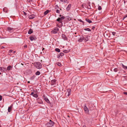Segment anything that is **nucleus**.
Here are the masks:
<instances>
[{
    "instance_id": "1",
    "label": "nucleus",
    "mask_w": 127,
    "mask_h": 127,
    "mask_svg": "<svg viewBox=\"0 0 127 127\" xmlns=\"http://www.w3.org/2000/svg\"><path fill=\"white\" fill-rule=\"evenodd\" d=\"M34 66L35 67L39 69H40L42 67L41 63L37 62H36L34 63Z\"/></svg>"
},
{
    "instance_id": "2",
    "label": "nucleus",
    "mask_w": 127,
    "mask_h": 127,
    "mask_svg": "<svg viewBox=\"0 0 127 127\" xmlns=\"http://www.w3.org/2000/svg\"><path fill=\"white\" fill-rule=\"evenodd\" d=\"M54 124L53 122L51 120H50L49 122L47 123L46 125L47 127H51L53 126Z\"/></svg>"
},
{
    "instance_id": "3",
    "label": "nucleus",
    "mask_w": 127,
    "mask_h": 127,
    "mask_svg": "<svg viewBox=\"0 0 127 127\" xmlns=\"http://www.w3.org/2000/svg\"><path fill=\"white\" fill-rule=\"evenodd\" d=\"M59 16L61 17L60 18H58L56 20L59 23H62V20L64 19L65 17L64 16L61 15H60Z\"/></svg>"
},
{
    "instance_id": "4",
    "label": "nucleus",
    "mask_w": 127,
    "mask_h": 127,
    "mask_svg": "<svg viewBox=\"0 0 127 127\" xmlns=\"http://www.w3.org/2000/svg\"><path fill=\"white\" fill-rule=\"evenodd\" d=\"M14 30V29L10 27H8L7 28V31L8 32L10 33L12 32Z\"/></svg>"
},
{
    "instance_id": "5",
    "label": "nucleus",
    "mask_w": 127,
    "mask_h": 127,
    "mask_svg": "<svg viewBox=\"0 0 127 127\" xmlns=\"http://www.w3.org/2000/svg\"><path fill=\"white\" fill-rule=\"evenodd\" d=\"M43 97L44 100L46 102L50 104H51L49 99L46 97L45 96V95H43Z\"/></svg>"
},
{
    "instance_id": "6",
    "label": "nucleus",
    "mask_w": 127,
    "mask_h": 127,
    "mask_svg": "<svg viewBox=\"0 0 127 127\" xmlns=\"http://www.w3.org/2000/svg\"><path fill=\"white\" fill-rule=\"evenodd\" d=\"M59 29L57 28H55L53 30L51 31V33H52L56 34L59 31Z\"/></svg>"
},
{
    "instance_id": "7",
    "label": "nucleus",
    "mask_w": 127,
    "mask_h": 127,
    "mask_svg": "<svg viewBox=\"0 0 127 127\" xmlns=\"http://www.w3.org/2000/svg\"><path fill=\"white\" fill-rule=\"evenodd\" d=\"M67 92L66 93V94L67 95V96H68L71 94V89H68L67 90Z\"/></svg>"
},
{
    "instance_id": "8",
    "label": "nucleus",
    "mask_w": 127,
    "mask_h": 127,
    "mask_svg": "<svg viewBox=\"0 0 127 127\" xmlns=\"http://www.w3.org/2000/svg\"><path fill=\"white\" fill-rule=\"evenodd\" d=\"M84 40V37L82 35H81L78 39V41L79 42L82 41Z\"/></svg>"
},
{
    "instance_id": "9",
    "label": "nucleus",
    "mask_w": 127,
    "mask_h": 127,
    "mask_svg": "<svg viewBox=\"0 0 127 127\" xmlns=\"http://www.w3.org/2000/svg\"><path fill=\"white\" fill-rule=\"evenodd\" d=\"M84 110L85 112L86 113H88L89 112V110L88 108L86 106V105L85 104L84 105Z\"/></svg>"
},
{
    "instance_id": "10",
    "label": "nucleus",
    "mask_w": 127,
    "mask_h": 127,
    "mask_svg": "<svg viewBox=\"0 0 127 127\" xmlns=\"http://www.w3.org/2000/svg\"><path fill=\"white\" fill-rule=\"evenodd\" d=\"M37 102L38 103L40 104H42L43 103V102L39 98H38L37 99Z\"/></svg>"
},
{
    "instance_id": "11",
    "label": "nucleus",
    "mask_w": 127,
    "mask_h": 127,
    "mask_svg": "<svg viewBox=\"0 0 127 127\" xmlns=\"http://www.w3.org/2000/svg\"><path fill=\"white\" fill-rule=\"evenodd\" d=\"M13 106V105L11 104L10 106L8 107V110L9 112H10L12 110Z\"/></svg>"
},
{
    "instance_id": "12",
    "label": "nucleus",
    "mask_w": 127,
    "mask_h": 127,
    "mask_svg": "<svg viewBox=\"0 0 127 127\" xmlns=\"http://www.w3.org/2000/svg\"><path fill=\"white\" fill-rule=\"evenodd\" d=\"M62 38L63 39H64V40H67V37H66V36L65 35H64V34H62Z\"/></svg>"
},
{
    "instance_id": "13",
    "label": "nucleus",
    "mask_w": 127,
    "mask_h": 127,
    "mask_svg": "<svg viewBox=\"0 0 127 127\" xmlns=\"http://www.w3.org/2000/svg\"><path fill=\"white\" fill-rule=\"evenodd\" d=\"M64 55V53H61L59 54V55H58L57 56V58H60V56H63Z\"/></svg>"
},
{
    "instance_id": "14",
    "label": "nucleus",
    "mask_w": 127,
    "mask_h": 127,
    "mask_svg": "<svg viewBox=\"0 0 127 127\" xmlns=\"http://www.w3.org/2000/svg\"><path fill=\"white\" fill-rule=\"evenodd\" d=\"M35 16L34 15H31L29 16V19H32L34 18Z\"/></svg>"
},
{
    "instance_id": "15",
    "label": "nucleus",
    "mask_w": 127,
    "mask_h": 127,
    "mask_svg": "<svg viewBox=\"0 0 127 127\" xmlns=\"http://www.w3.org/2000/svg\"><path fill=\"white\" fill-rule=\"evenodd\" d=\"M6 69L5 68H2V67H0V71L1 72L4 71H6Z\"/></svg>"
},
{
    "instance_id": "16",
    "label": "nucleus",
    "mask_w": 127,
    "mask_h": 127,
    "mask_svg": "<svg viewBox=\"0 0 127 127\" xmlns=\"http://www.w3.org/2000/svg\"><path fill=\"white\" fill-rule=\"evenodd\" d=\"M71 6V5L70 4H69L68 5V6L66 7V9L67 11H68L70 10Z\"/></svg>"
},
{
    "instance_id": "17",
    "label": "nucleus",
    "mask_w": 127,
    "mask_h": 127,
    "mask_svg": "<svg viewBox=\"0 0 127 127\" xmlns=\"http://www.w3.org/2000/svg\"><path fill=\"white\" fill-rule=\"evenodd\" d=\"M12 67H11L10 65H9L7 67L6 70L8 71L11 70Z\"/></svg>"
},
{
    "instance_id": "18",
    "label": "nucleus",
    "mask_w": 127,
    "mask_h": 127,
    "mask_svg": "<svg viewBox=\"0 0 127 127\" xmlns=\"http://www.w3.org/2000/svg\"><path fill=\"white\" fill-rule=\"evenodd\" d=\"M51 82L53 84H55L56 82V80L55 79L52 80L51 81Z\"/></svg>"
},
{
    "instance_id": "19",
    "label": "nucleus",
    "mask_w": 127,
    "mask_h": 127,
    "mask_svg": "<svg viewBox=\"0 0 127 127\" xmlns=\"http://www.w3.org/2000/svg\"><path fill=\"white\" fill-rule=\"evenodd\" d=\"M86 21L88 22L89 23H90L92 22V21L90 20L89 19L86 18Z\"/></svg>"
},
{
    "instance_id": "20",
    "label": "nucleus",
    "mask_w": 127,
    "mask_h": 127,
    "mask_svg": "<svg viewBox=\"0 0 127 127\" xmlns=\"http://www.w3.org/2000/svg\"><path fill=\"white\" fill-rule=\"evenodd\" d=\"M30 40H31V41H32L33 40H35V39L32 36H31L30 37Z\"/></svg>"
},
{
    "instance_id": "21",
    "label": "nucleus",
    "mask_w": 127,
    "mask_h": 127,
    "mask_svg": "<svg viewBox=\"0 0 127 127\" xmlns=\"http://www.w3.org/2000/svg\"><path fill=\"white\" fill-rule=\"evenodd\" d=\"M33 32L32 30V29H30L28 32V33L29 34H31Z\"/></svg>"
},
{
    "instance_id": "22",
    "label": "nucleus",
    "mask_w": 127,
    "mask_h": 127,
    "mask_svg": "<svg viewBox=\"0 0 127 127\" xmlns=\"http://www.w3.org/2000/svg\"><path fill=\"white\" fill-rule=\"evenodd\" d=\"M85 31H88L90 32L91 31V30L89 28H87L86 29H84Z\"/></svg>"
},
{
    "instance_id": "23",
    "label": "nucleus",
    "mask_w": 127,
    "mask_h": 127,
    "mask_svg": "<svg viewBox=\"0 0 127 127\" xmlns=\"http://www.w3.org/2000/svg\"><path fill=\"white\" fill-rule=\"evenodd\" d=\"M3 10L4 12L6 13L7 12V10L6 8L5 7L3 9Z\"/></svg>"
},
{
    "instance_id": "24",
    "label": "nucleus",
    "mask_w": 127,
    "mask_h": 127,
    "mask_svg": "<svg viewBox=\"0 0 127 127\" xmlns=\"http://www.w3.org/2000/svg\"><path fill=\"white\" fill-rule=\"evenodd\" d=\"M49 11L48 10H46L44 12V14L45 15H46V14H47V13H49Z\"/></svg>"
},
{
    "instance_id": "25",
    "label": "nucleus",
    "mask_w": 127,
    "mask_h": 127,
    "mask_svg": "<svg viewBox=\"0 0 127 127\" xmlns=\"http://www.w3.org/2000/svg\"><path fill=\"white\" fill-rule=\"evenodd\" d=\"M61 23V24L60 25H57V26L59 27V28H61L63 26V23Z\"/></svg>"
},
{
    "instance_id": "26",
    "label": "nucleus",
    "mask_w": 127,
    "mask_h": 127,
    "mask_svg": "<svg viewBox=\"0 0 127 127\" xmlns=\"http://www.w3.org/2000/svg\"><path fill=\"white\" fill-rule=\"evenodd\" d=\"M33 96L35 98H37L38 97V96L36 94H34L33 95Z\"/></svg>"
},
{
    "instance_id": "27",
    "label": "nucleus",
    "mask_w": 127,
    "mask_h": 127,
    "mask_svg": "<svg viewBox=\"0 0 127 127\" xmlns=\"http://www.w3.org/2000/svg\"><path fill=\"white\" fill-rule=\"evenodd\" d=\"M35 74L36 75H38L40 74V72L39 71H38L36 72Z\"/></svg>"
},
{
    "instance_id": "28",
    "label": "nucleus",
    "mask_w": 127,
    "mask_h": 127,
    "mask_svg": "<svg viewBox=\"0 0 127 127\" xmlns=\"http://www.w3.org/2000/svg\"><path fill=\"white\" fill-rule=\"evenodd\" d=\"M55 50L57 52H60V49L57 48L55 49Z\"/></svg>"
},
{
    "instance_id": "29",
    "label": "nucleus",
    "mask_w": 127,
    "mask_h": 127,
    "mask_svg": "<svg viewBox=\"0 0 127 127\" xmlns=\"http://www.w3.org/2000/svg\"><path fill=\"white\" fill-rule=\"evenodd\" d=\"M58 65V66H61V64L59 62H58L57 63H56Z\"/></svg>"
},
{
    "instance_id": "30",
    "label": "nucleus",
    "mask_w": 127,
    "mask_h": 127,
    "mask_svg": "<svg viewBox=\"0 0 127 127\" xmlns=\"http://www.w3.org/2000/svg\"><path fill=\"white\" fill-rule=\"evenodd\" d=\"M84 40L85 41H87L88 40V38L87 37H86L85 38H84Z\"/></svg>"
},
{
    "instance_id": "31",
    "label": "nucleus",
    "mask_w": 127,
    "mask_h": 127,
    "mask_svg": "<svg viewBox=\"0 0 127 127\" xmlns=\"http://www.w3.org/2000/svg\"><path fill=\"white\" fill-rule=\"evenodd\" d=\"M122 66H123V68L125 69H127V67L126 66H125L123 64H122Z\"/></svg>"
},
{
    "instance_id": "32",
    "label": "nucleus",
    "mask_w": 127,
    "mask_h": 127,
    "mask_svg": "<svg viewBox=\"0 0 127 127\" xmlns=\"http://www.w3.org/2000/svg\"><path fill=\"white\" fill-rule=\"evenodd\" d=\"M118 69L117 68H115L114 69V71H115V72H117L118 70Z\"/></svg>"
},
{
    "instance_id": "33",
    "label": "nucleus",
    "mask_w": 127,
    "mask_h": 127,
    "mask_svg": "<svg viewBox=\"0 0 127 127\" xmlns=\"http://www.w3.org/2000/svg\"><path fill=\"white\" fill-rule=\"evenodd\" d=\"M102 9V8L100 6H98V9L99 10H100L101 9Z\"/></svg>"
},
{
    "instance_id": "34",
    "label": "nucleus",
    "mask_w": 127,
    "mask_h": 127,
    "mask_svg": "<svg viewBox=\"0 0 127 127\" xmlns=\"http://www.w3.org/2000/svg\"><path fill=\"white\" fill-rule=\"evenodd\" d=\"M34 78H35L34 76H33L31 77L30 79L31 80H32L34 79Z\"/></svg>"
},
{
    "instance_id": "35",
    "label": "nucleus",
    "mask_w": 127,
    "mask_h": 127,
    "mask_svg": "<svg viewBox=\"0 0 127 127\" xmlns=\"http://www.w3.org/2000/svg\"><path fill=\"white\" fill-rule=\"evenodd\" d=\"M55 9L59 8V7L58 6V5H56L55 6Z\"/></svg>"
},
{
    "instance_id": "36",
    "label": "nucleus",
    "mask_w": 127,
    "mask_h": 127,
    "mask_svg": "<svg viewBox=\"0 0 127 127\" xmlns=\"http://www.w3.org/2000/svg\"><path fill=\"white\" fill-rule=\"evenodd\" d=\"M56 12L58 13H60V10L58 9H57L56 11Z\"/></svg>"
},
{
    "instance_id": "37",
    "label": "nucleus",
    "mask_w": 127,
    "mask_h": 127,
    "mask_svg": "<svg viewBox=\"0 0 127 127\" xmlns=\"http://www.w3.org/2000/svg\"><path fill=\"white\" fill-rule=\"evenodd\" d=\"M60 0L63 2H66V0Z\"/></svg>"
},
{
    "instance_id": "38",
    "label": "nucleus",
    "mask_w": 127,
    "mask_h": 127,
    "mask_svg": "<svg viewBox=\"0 0 127 127\" xmlns=\"http://www.w3.org/2000/svg\"><path fill=\"white\" fill-rule=\"evenodd\" d=\"M65 53H67L68 52V51L66 50H64L63 51Z\"/></svg>"
},
{
    "instance_id": "39",
    "label": "nucleus",
    "mask_w": 127,
    "mask_h": 127,
    "mask_svg": "<svg viewBox=\"0 0 127 127\" xmlns=\"http://www.w3.org/2000/svg\"><path fill=\"white\" fill-rule=\"evenodd\" d=\"M112 33L113 35H115L116 34V33L115 32H112Z\"/></svg>"
},
{
    "instance_id": "40",
    "label": "nucleus",
    "mask_w": 127,
    "mask_h": 127,
    "mask_svg": "<svg viewBox=\"0 0 127 127\" xmlns=\"http://www.w3.org/2000/svg\"><path fill=\"white\" fill-rule=\"evenodd\" d=\"M22 12L23 13V14H24L25 15H27V13L25 11H23Z\"/></svg>"
},
{
    "instance_id": "41",
    "label": "nucleus",
    "mask_w": 127,
    "mask_h": 127,
    "mask_svg": "<svg viewBox=\"0 0 127 127\" xmlns=\"http://www.w3.org/2000/svg\"><path fill=\"white\" fill-rule=\"evenodd\" d=\"M127 17V14L126 15H125L124 18L123 19V20H124L125 18H126Z\"/></svg>"
},
{
    "instance_id": "42",
    "label": "nucleus",
    "mask_w": 127,
    "mask_h": 127,
    "mask_svg": "<svg viewBox=\"0 0 127 127\" xmlns=\"http://www.w3.org/2000/svg\"><path fill=\"white\" fill-rule=\"evenodd\" d=\"M2 96L1 95H0V101L2 100Z\"/></svg>"
},
{
    "instance_id": "43",
    "label": "nucleus",
    "mask_w": 127,
    "mask_h": 127,
    "mask_svg": "<svg viewBox=\"0 0 127 127\" xmlns=\"http://www.w3.org/2000/svg\"><path fill=\"white\" fill-rule=\"evenodd\" d=\"M34 94V93L33 92H32L31 94H30V95H33Z\"/></svg>"
},
{
    "instance_id": "44",
    "label": "nucleus",
    "mask_w": 127,
    "mask_h": 127,
    "mask_svg": "<svg viewBox=\"0 0 127 127\" xmlns=\"http://www.w3.org/2000/svg\"><path fill=\"white\" fill-rule=\"evenodd\" d=\"M13 51V50H10L9 51V52L11 53Z\"/></svg>"
},
{
    "instance_id": "45",
    "label": "nucleus",
    "mask_w": 127,
    "mask_h": 127,
    "mask_svg": "<svg viewBox=\"0 0 127 127\" xmlns=\"http://www.w3.org/2000/svg\"><path fill=\"white\" fill-rule=\"evenodd\" d=\"M124 94L127 95V93L126 92H124L123 93Z\"/></svg>"
},
{
    "instance_id": "46",
    "label": "nucleus",
    "mask_w": 127,
    "mask_h": 127,
    "mask_svg": "<svg viewBox=\"0 0 127 127\" xmlns=\"http://www.w3.org/2000/svg\"><path fill=\"white\" fill-rule=\"evenodd\" d=\"M95 27H93L92 28V29L93 30H94L95 29Z\"/></svg>"
},
{
    "instance_id": "47",
    "label": "nucleus",
    "mask_w": 127,
    "mask_h": 127,
    "mask_svg": "<svg viewBox=\"0 0 127 127\" xmlns=\"http://www.w3.org/2000/svg\"><path fill=\"white\" fill-rule=\"evenodd\" d=\"M24 47L25 48H27V45H25L24 46Z\"/></svg>"
},
{
    "instance_id": "48",
    "label": "nucleus",
    "mask_w": 127,
    "mask_h": 127,
    "mask_svg": "<svg viewBox=\"0 0 127 127\" xmlns=\"http://www.w3.org/2000/svg\"><path fill=\"white\" fill-rule=\"evenodd\" d=\"M80 21L81 22H82V23H84V22H83V21H82V20H80Z\"/></svg>"
},
{
    "instance_id": "49",
    "label": "nucleus",
    "mask_w": 127,
    "mask_h": 127,
    "mask_svg": "<svg viewBox=\"0 0 127 127\" xmlns=\"http://www.w3.org/2000/svg\"><path fill=\"white\" fill-rule=\"evenodd\" d=\"M4 48V46H2V47H1V49Z\"/></svg>"
},
{
    "instance_id": "50",
    "label": "nucleus",
    "mask_w": 127,
    "mask_h": 127,
    "mask_svg": "<svg viewBox=\"0 0 127 127\" xmlns=\"http://www.w3.org/2000/svg\"><path fill=\"white\" fill-rule=\"evenodd\" d=\"M16 53V51H14L13 52V53L14 54Z\"/></svg>"
},
{
    "instance_id": "51",
    "label": "nucleus",
    "mask_w": 127,
    "mask_h": 127,
    "mask_svg": "<svg viewBox=\"0 0 127 127\" xmlns=\"http://www.w3.org/2000/svg\"><path fill=\"white\" fill-rule=\"evenodd\" d=\"M83 127H86V126L85 125H84L83 126Z\"/></svg>"
},
{
    "instance_id": "52",
    "label": "nucleus",
    "mask_w": 127,
    "mask_h": 127,
    "mask_svg": "<svg viewBox=\"0 0 127 127\" xmlns=\"http://www.w3.org/2000/svg\"><path fill=\"white\" fill-rule=\"evenodd\" d=\"M67 117H68V118H69V117H70V116H69V115H68L67 116Z\"/></svg>"
},
{
    "instance_id": "53",
    "label": "nucleus",
    "mask_w": 127,
    "mask_h": 127,
    "mask_svg": "<svg viewBox=\"0 0 127 127\" xmlns=\"http://www.w3.org/2000/svg\"><path fill=\"white\" fill-rule=\"evenodd\" d=\"M17 65V64H16L15 66V68H16V65Z\"/></svg>"
},
{
    "instance_id": "54",
    "label": "nucleus",
    "mask_w": 127,
    "mask_h": 127,
    "mask_svg": "<svg viewBox=\"0 0 127 127\" xmlns=\"http://www.w3.org/2000/svg\"><path fill=\"white\" fill-rule=\"evenodd\" d=\"M28 83H30V81H28Z\"/></svg>"
},
{
    "instance_id": "55",
    "label": "nucleus",
    "mask_w": 127,
    "mask_h": 127,
    "mask_svg": "<svg viewBox=\"0 0 127 127\" xmlns=\"http://www.w3.org/2000/svg\"><path fill=\"white\" fill-rule=\"evenodd\" d=\"M21 64L22 65H23V64H22V63H21Z\"/></svg>"
},
{
    "instance_id": "56",
    "label": "nucleus",
    "mask_w": 127,
    "mask_h": 127,
    "mask_svg": "<svg viewBox=\"0 0 127 127\" xmlns=\"http://www.w3.org/2000/svg\"><path fill=\"white\" fill-rule=\"evenodd\" d=\"M44 48H43L42 49V50H43L44 49Z\"/></svg>"
},
{
    "instance_id": "57",
    "label": "nucleus",
    "mask_w": 127,
    "mask_h": 127,
    "mask_svg": "<svg viewBox=\"0 0 127 127\" xmlns=\"http://www.w3.org/2000/svg\"><path fill=\"white\" fill-rule=\"evenodd\" d=\"M77 78H76L75 79V80H77Z\"/></svg>"
},
{
    "instance_id": "58",
    "label": "nucleus",
    "mask_w": 127,
    "mask_h": 127,
    "mask_svg": "<svg viewBox=\"0 0 127 127\" xmlns=\"http://www.w3.org/2000/svg\"><path fill=\"white\" fill-rule=\"evenodd\" d=\"M1 74V72H0V75Z\"/></svg>"
},
{
    "instance_id": "59",
    "label": "nucleus",
    "mask_w": 127,
    "mask_h": 127,
    "mask_svg": "<svg viewBox=\"0 0 127 127\" xmlns=\"http://www.w3.org/2000/svg\"><path fill=\"white\" fill-rule=\"evenodd\" d=\"M60 9V10H61V9Z\"/></svg>"
}]
</instances>
